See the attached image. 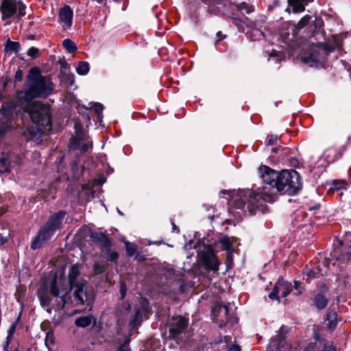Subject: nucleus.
Returning a JSON list of instances; mask_svg holds the SVG:
<instances>
[{"instance_id": "24", "label": "nucleus", "mask_w": 351, "mask_h": 351, "mask_svg": "<svg viewBox=\"0 0 351 351\" xmlns=\"http://www.w3.org/2000/svg\"><path fill=\"white\" fill-rule=\"evenodd\" d=\"M324 21L321 18H315L313 21V30L312 32L311 37H315L317 34L319 33L322 34L324 31L323 29Z\"/></svg>"}, {"instance_id": "29", "label": "nucleus", "mask_w": 351, "mask_h": 351, "mask_svg": "<svg viewBox=\"0 0 351 351\" xmlns=\"http://www.w3.org/2000/svg\"><path fill=\"white\" fill-rule=\"evenodd\" d=\"M237 239L234 237L229 238L227 237H223L221 238L220 243L223 245H224V248L226 250H230L232 247V246L233 245V244L237 242Z\"/></svg>"}, {"instance_id": "17", "label": "nucleus", "mask_w": 351, "mask_h": 351, "mask_svg": "<svg viewBox=\"0 0 351 351\" xmlns=\"http://www.w3.org/2000/svg\"><path fill=\"white\" fill-rule=\"evenodd\" d=\"M302 62L313 66V64L319 62V55L313 47H310L306 51L298 56Z\"/></svg>"}, {"instance_id": "26", "label": "nucleus", "mask_w": 351, "mask_h": 351, "mask_svg": "<svg viewBox=\"0 0 351 351\" xmlns=\"http://www.w3.org/2000/svg\"><path fill=\"white\" fill-rule=\"evenodd\" d=\"M38 298L40 301L41 305L47 309L48 312H50L49 309L48 308L49 307L50 303H51V298L49 297V295L41 291H38Z\"/></svg>"}, {"instance_id": "44", "label": "nucleus", "mask_w": 351, "mask_h": 351, "mask_svg": "<svg viewBox=\"0 0 351 351\" xmlns=\"http://www.w3.org/2000/svg\"><path fill=\"white\" fill-rule=\"evenodd\" d=\"M15 81L20 82L23 79V71L19 69L15 73Z\"/></svg>"}, {"instance_id": "4", "label": "nucleus", "mask_w": 351, "mask_h": 351, "mask_svg": "<svg viewBox=\"0 0 351 351\" xmlns=\"http://www.w3.org/2000/svg\"><path fill=\"white\" fill-rule=\"evenodd\" d=\"M66 215L64 211H60L51 216L46 224L40 228L37 236L32 241L31 248L36 250L42 246L53 234L54 232L60 228L62 220Z\"/></svg>"}, {"instance_id": "5", "label": "nucleus", "mask_w": 351, "mask_h": 351, "mask_svg": "<svg viewBox=\"0 0 351 351\" xmlns=\"http://www.w3.org/2000/svg\"><path fill=\"white\" fill-rule=\"evenodd\" d=\"M27 5L22 0H1L0 12L1 20L10 24L12 21H19L26 14Z\"/></svg>"}, {"instance_id": "47", "label": "nucleus", "mask_w": 351, "mask_h": 351, "mask_svg": "<svg viewBox=\"0 0 351 351\" xmlns=\"http://www.w3.org/2000/svg\"><path fill=\"white\" fill-rule=\"evenodd\" d=\"M37 34H27L26 35V38L27 40H34L36 39V38L37 37Z\"/></svg>"}, {"instance_id": "16", "label": "nucleus", "mask_w": 351, "mask_h": 351, "mask_svg": "<svg viewBox=\"0 0 351 351\" xmlns=\"http://www.w3.org/2000/svg\"><path fill=\"white\" fill-rule=\"evenodd\" d=\"M281 5L282 2L280 0H271L267 5V15L276 21L282 19L283 17L280 14L282 10Z\"/></svg>"}, {"instance_id": "32", "label": "nucleus", "mask_w": 351, "mask_h": 351, "mask_svg": "<svg viewBox=\"0 0 351 351\" xmlns=\"http://www.w3.org/2000/svg\"><path fill=\"white\" fill-rule=\"evenodd\" d=\"M125 250H126V252H127L128 255L130 256H133L135 254L136 250V246L128 241L125 242Z\"/></svg>"}, {"instance_id": "64", "label": "nucleus", "mask_w": 351, "mask_h": 351, "mask_svg": "<svg viewBox=\"0 0 351 351\" xmlns=\"http://www.w3.org/2000/svg\"><path fill=\"white\" fill-rule=\"evenodd\" d=\"M3 98V95L2 93H0V100H1Z\"/></svg>"}, {"instance_id": "41", "label": "nucleus", "mask_w": 351, "mask_h": 351, "mask_svg": "<svg viewBox=\"0 0 351 351\" xmlns=\"http://www.w3.org/2000/svg\"><path fill=\"white\" fill-rule=\"evenodd\" d=\"M108 259L110 261H116L119 258V254L117 252H108Z\"/></svg>"}, {"instance_id": "59", "label": "nucleus", "mask_w": 351, "mask_h": 351, "mask_svg": "<svg viewBox=\"0 0 351 351\" xmlns=\"http://www.w3.org/2000/svg\"><path fill=\"white\" fill-rule=\"evenodd\" d=\"M120 351H129V350H128V348H125V347L122 346V347L121 348V349H120Z\"/></svg>"}, {"instance_id": "2", "label": "nucleus", "mask_w": 351, "mask_h": 351, "mask_svg": "<svg viewBox=\"0 0 351 351\" xmlns=\"http://www.w3.org/2000/svg\"><path fill=\"white\" fill-rule=\"evenodd\" d=\"M259 177L269 186L258 188L256 191L250 189L234 191L229 200V208L232 213L239 209L253 215L264 202H273L276 195L274 187L280 172L271 169L266 165H261L258 170Z\"/></svg>"}, {"instance_id": "62", "label": "nucleus", "mask_w": 351, "mask_h": 351, "mask_svg": "<svg viewBox=\"0 0 351 351\" xmlns=\"http://www.w3.org/2000/svg\"><path fill=\"white\" fill-rule=\"evenodd\" d=\"M300 283L299 282H295V288L296 289H298V286H299Z\"/></svg>"}, {"instance_id": "10", "label": "nucleus", "mask_w": 351, "mask_h": 351, "mask_svg": "<svg viewBox=\"0 0 351 351\" xmlns=\"http://www.w3.org/2000/svg\"><path fill=\"white\" fill-rule=\"evenodd\" d=\"M315 0H287V6L283 10V12L290 14H298L305 11L306 7Z\"/></svg>"}, {"instance_id": "42", "label": "nucleus", "mask_w": 351, "mask_h": 351, "mask_svg": "<svg viewBox=\"0 0 351 351\" xmlns=\"http://www.w3.org/2000/svg\"><path fill=\"white\" fill-rule=\"evenodd\" d=\"M9 233H0V245H3L8 241Z\"/></svg>"}, {"instance_id": "33", "label": "nucleus", "mask_w": 351, "mask_h": 351, "mask_svg": "<svg viewBox=\"0 0 351 351\" xmlns=\"http://www.w3.org/2000/svg\"><path fill=\"white\" fill-rule=\"evenodd\" d=\"M106 265L104 263H95L93 265V270L95 274H99L105 271Z\"/></svg>"}, {"instance_id": "30", "label": "nucleus", "mask_w": 351, "mask_h": 351, "mask_svg": "<svg viewBox=\"0 0 351 351\" xmlns=\"http://www.w3.org/2000/svg\"><path fill=\"white\" fill-rule=\"evenodd\" d=\"M89 64L86 62H80L77 68L76 71L80 75H86L89 71Z\"/></svg>"}, {"instance_id": "36", "label": "nucleus", "mask_w": 351, "mask_h": 351, "mask_svg": "<svg viewBox=\"0 0 351 351\" xmlns=\"http://www.w3.org/2000/svg\"><path fill=\"white\" fill-rule=\"evenodd\" d=\"M267 17L265 15H259L256 17L255 21H254L255 26L262 27L263 24L266 23Z\"/></svg>"}, {"instance_id": "22", "label": "nucleus", "mask_w": 351, "mask_h": 351, "mask_svg": "<svg viewBox=\"0 0 351 351\" xmlns=\"http://www.w3.org/2000/svg\"><path fill=\"white\" fill-rule=\"evenodd\" d=\"M311 19H312V16H311L309 14L304 15L303 17H302L300 19V20L297 23H295L293 22L294 27L293 29L295 30H297L298 32L299 33V32L302 28L305 27L310 23V21H311Z\"/></svg>"}, {"instance_id": "34", "label": "nucleus", "mask_w": 351, "mask_h": 351, "mask_svg": "<svg viewBox=\"0 0 351 351\" xmlns=\"http://www.w3.org/2000/svg\"><path fill=\"white\" fill-rule=\"evenodd\" d=\"M305 274L308 278H315L319 277L320 274V270L318 268L315 269H310L306 271Z\"/></svg>"}, {"instance_id": "46", "label": "nucleus", "mask_w": 351, "mask_h": 351, "mask_svg": "<svg viewBox=\"0 0 351 351\" xmlns=\"http://www.w3.org/2000/svg\"><path fill=\"white\" fill-rule=\"evenodd\" d=\"M66 49L69 52H73L77 50L76 45H64Z\"/></svg>"}, {"instance_id": "37", "label": "nucleus", "mask_w": 351, "mask_h": 351, "mask_svg": "<svg viewBox=\"0 0 351 351\" xmlns=\"http://www.w3.org/2000/svg\"><path fill=\"white\" fill-rule=\"evenodd\" d=\"M139 315H140V311H138L136 312L133 319L130 322V326L132 328H134L137 325L140 324L141 320L139 319Z\"/></svg>"}, {"instance_id": "11", "label": "nucleus", "mask_w": 351, "mask_h": 351, "mask_svg": "<svg viewBox=\"0 0 351 351\" xmlns=\"http://www.w3.org/2000/svg\"><path fill=\"white\" fill-rule=\"evenodd\" d=\"M188 320L182 316L173 317L169 323V332L171 335L176 338L186 328Z\"/></svg>"}, {"instance_id": "38", "label": "nucleus", "mask_w": 351, "mask_h": 351, "mask_svg": "<svg viewBox=\"0 0 351 351\" xmlns=\"http://www.w3.org/2000/svg\"><path fill=\"white\" fill-rule=\"evenodd\" d=\"M27 54L33 58H36L38 56V54H39V51H38V49L36 47H31L28 51H27Z\"/></svg>"}, {"instance_id": "7", "label": "nucleus", "mask_w": 351, "mask_h": 351, "mask_svg": "<svg viewBox=\"0 0 351 351\" xmlns=\"http://www.w3.org/2000/svg\"><path fill=\"white\" fill-rule=\"evenodd\" d=\"M69 288L70 287L66 285V281L62 278L58 279L56 274L50 282L49 292L54 297H60L62 302V308H63L70 300Z\"/></svg>"}, {"instance_id": "56", "label": "nucleus", "mask_w": 351, "mask_h": 351, "mask_svg": "<svg viewBox=\"0 0 351 351\" xmlns=\"http://www.w3.org/2000/svg\"><path fill=\"white\" fill-rule=\"evenodd\" d=\"M124 308H125V311L128 312L130 308V306L129 304H125Z\"/></svg>"}, {"instance_id": "13", "label": "nucleus", "mask_w": 351, "mask_h": 351, "mask_svg": "<svg viewBox=\"0 0 351 351\" xmlns=\"http://www.w3.org/2000/svg\"><path fill=\"white\" fill-rule=\"evenodd\" d=\"M291 285L284 280H279L269 293V297L271 300L278 299V295L285 298L291 291Z\"/></svg>"}, {"instance_id": "25", "label": "nucleus", "mask_w": 351, "mask_h": 351, "mask_svg": "<svg viewBox=\"0 0 351 351\" xmlns=\"http://www.w3.org/2000/svg\"><path fill=\"white\" fill-rule=\"evenodd\" d=\"M17 324H18V322L16 321L10 326V327L9 328V329L8 330V336L6 337L5 344L3 346V349L5 351H8V348L9 343L11 341V340L14 336Z\"/></svg>"}, {"instance_id": "52", "label": "nucleus", "mask_w": 351, "mask_h": 351, "mask_svg": "<svg viewBox=\"0 0 351 351\" xmlns=\"http://www.w3.org/2000/svg\"><path fill=\"white\" fill-rule=\"evenodd\" d=\"M62 44H75V43L71 39L66 38L62 41Z\"/></svg>"}, {"instance_id": "6", "label": "nucleus", "mask_w": 351, "mask_h": 351, "mask_svg": "<svg viewBox=\"0 0 351 351\" xmlns=\"http://www.w3.org/2000/svg\"><path fill=\"white\" fill-rule=\"evenodd\" d=\"M70 292L73 291V303L75 306L86 304L89 306L94 300V294L86 285V282H80L70 287Z\"/></svg>"}, {"instance_id": "3", "label": "nucleus", "mask_w": 351, "mask_h": 351, "mask_svg": "<svg viewBox=\"0 0 351 351\" xmlns=\"http://www.w3.org/2000/svg\"><path fill=\"white\" fill-rule=\"evenodd\" d=\"M276 189L282 194L293 195L301 189L300 178L294 170H283L276 182Z\"/></svg>"}, {"instance_id": "51", "label": "nucleus", "mask_w": 351, "mask_h": 351, "mask_svg": "<svg viewBox=\"0 0 351 351\" xmlns=\"http://www.w3.org/2000/svg\"><path fill=\"white\" fill-rule=\"evenodd\" d=\"M230 350L232 351H241V347L238 345H235V346H233L231 348H230Z\"/></svg>"}, {"instance_id": "31", "label": "nucleus", "mask_w": 351, "mask_h": 351, "mask_svg": "<svg viewBox=\"0 0 351 351\" xmlns=\"http://www.w3.org/2000/svg\"><path fill=\"white\" fill-rule=\"evenodd\" d=\"M99 237L100 238L99 239L101 240L102 243V250H106L107 252H109L110 247L111 246L110 240L103 234H100Z\"/></svg>"}, {"instance_id": "43", "label": "nucleus", "mask_w": 351, "mask_h": 351, "mask_svg": "<svg viewBox=\"0 0 351 351\" xmlns=\"http://www.w3.org/2000/svg\"><path fill=\"white\" fill-rule=\"evenodd\" d=\"M227 37L226 34H223L221 31H219L216 34V42H220Z\"/></svg>"}, {"instance_id": "20", "label": "nucleus", "mask_w": 351, "mask_h": 351, "mask_svg": "<svg viewBox=\"0 0 351 351\" xmlns=\"http://www.w3.org/2000/svg\"><path fill=\"white\" fill-rule=\"evenodd\" d=\"M13 156L7 154H3L0 158V173H5L10 171V169L14 166L11 162V158Z\"/></svg>"}, {"instance_id": "1", "label": "nucleus", "mask_w": 351, "mask_h": 351, "mask_svg": "<svg viewBox=\"0 0 351 351\" xmlns=\"http://www.w3.org/2000/svg\"><path fill=\"white\" fill-rule=\"evenodd\" d=\"M27 79L29 83L25 91L17 93V104L13 102L5 104L7 108L12 111L21 106L27 112L33 124L36 126L27 128L24 134L29 139L38 138L41 133L51 128V115L49 108L39 101H33L37 97H47L53 90V84L50 79L40 74L39 69L33 67L29 70Z\"/></svg>"}, {"instance_id": "19", "label": "nucleus", "mask_w": 351, "mask_h": 351, "mask_svg": "<svg viewBox=\"0 0 351 351\" xmlns=\"http://www.w3.org/2000/svg\"><path fill=\"white\" fill-rule=\"evenodd\" d=\"M80 267L78 265L75 264L71 267L69 272V287H73L77 283L85 282L84 280L80 278Z\"/></svg>"}, {"instance_id": "23", "label": "nucleus", "mask_w": 351, "mask_h": 351, "mask_svg": "<svg viewBox=\"0 0 351 351\" xmlns=\"http://www.w3.org/2000/svg\"><path fill=\"white\" fill-rule=\"evenodd\" d=\"M93 320V317L91 315L82 316L75 319V324L78 327L85 328L88 326Z\"/></svg>"}, {"instance_id": "28", "label": "nucleus", "mask_w": 351, "mask_h": 351, "mask_svg": "<svg viewBox=\"0 0 351 351\" xmlns=\"http://www.w3.org/2000/svg\"><path fill=\"white\" fill-rule=\"evenodd\" d=\"M326 321H328V326L330 328H333L337 324V315L334 311H330L327 313Z\"/></svg>"}, {"instance_id": "21", "label": "nucleus", "mask_w": 351, "mask_h": 351, "mask_svg": "<svg viewBox=\"0 0 351 351\" xmlns=\"http://www.w3.org/2000/svg\"><path fill=\"white\" fill-rule=\"evenodd\" d=\"M237 10L241 12L243 14H250L254 12V6L253 5L247 3L246 2H241L235 4Z\"/></svg>"}, {"instance_id": "27", "label": "nucleus", "mask_w": 351, "mask_h": 351, "mask_svg": "<svg viewBox=\"0 0 351 351\" xmlns=\"http://www.w3.org/2000/svg\"><path fill=\"white\" fill-rule=\"evenodd\" d=\"M314 302L317 308L323 309L326 306L328 300L322 294H318L315 297Z\"/></svg>"}, {"instance_id": "49", "label": "nucleus", "mask_w": 351, "mask_h": 351, "mask_svg": "<svg viewBox=\"0 0 351 351\" xmlns=\"http://www.w3.org/2000/svg\"><path fill=\"white\" fill-rule=\"evenodd\" d=\"M269 56H278V57L279 56L280 57L279 60H280V58L282 57V54L280 53V52L274 51V50H273L271 51V53L269 54Z\"/></svg>"}, {"instance_id": "35", "label": "nucleus", "mask_w": 351, "mask_h": 351, "mask_svg": "<svg viewBox=\"0 0 351 351\" xmlns=\"http://www.w3.org/2000/svg\"><path fill=\"white\" fill-rule=\"evenodd\" d=\"M348 36V32H342L339 34L334 36V43L333 44H341L343 40Z\"/></svg>"}, {"instance_id": "15", "label": "nucleus", "mask_w": 351, "mask_h": 351, "mask_svg": "<svg viewBox=\"0 0 351 351\" xmlns=\"http://www.w3.org/2000/svg\"><path fill=\"white\" fill-rule=\"evenodd\" d=\"M84 138V134L82 132L77 131L75 136L70 140L69 147L71 149H80L81 152L84 153L91 147V143L86 141L84 143L82 141Z\"/></svg>"}, {"instance_id": "9", "label": "nucleus", "mask_w": 351, "mask_h": 351, "mask_svg": "<svg viewBox=\"0 0 351 351\" xmlns=\"http://www.w3.org/2000/svg\"><path fill=\"white\" fill-rule=\"evenodd\" d=\"M199 258L206 269L217 271L220 262L213 250L209 246H204L199 253Z\"/></svg>"}, {"instance_id": "45", "label": "nucleus", "mask_w": 351, "mask_h": 351, "mask_svg": "<svg viewBox=\"0 0 351 351\" xmlns=\"http://www.w3.org/2000/svg\"><path fill=\"white\" fill-rule=\"evenodd\" d=\"M93 108L97 113H100L102 112L104 107L101 104H94Z\"/></svg>"}, {"instance_id": "40", "label": "nucleus", "mask_w": 351, "mask_h": 351, "mask_svg": "<svg viewBox=\"0 0 351 351\" xmlns=\"http://www.w3.org/2000/svg\"><path fill=\"white\" fill-rule=\"evenodd\" d=\"M334 189L335 190H339L340 189L343 188L346 185V182L345 181H334Z\"/></svg>"}, {"instance_id": "50", "label": "nucleus", "mask_w": 351, "mask_h": 351, "mask_svg": "<svg viewBox=\"0 0 351 351\" xmlns=\"http://www.w3.org/2000/svg\"><path fill=\"white\" fill-rule=\"evenodd\" d=\"M4 44H19V42L12 41L10 38H8Z\"/></svg>"}, {"instance_id": "57", "label": "nucleus", "mask_w": 351, "mask_h": 351, "mask_svg": "<svg viewBox=\"0 0 351 351\" xmlns=\"http://www.w3.org/2000/svg\"><path fill=\"white\" fill-rule=\"evenodd\" d=\"M273 143V137L271 136V138L268 140V145H271Z\"/></svg>"}, {"instance_id": "12", "label": "nucleus", "mask_w": 351, "mask_h": 351, "mask_svg": "<svg viewBox=\"0 0 351 351\" xmlns=\"http://www.w3.org/2000/svg\"><path fill=\"white\" fill-rule=\"evenodd\" d=\"M73 12L70 5H64L58 13L59 22L64 29H70L73 24Z\"/></svg>"}, {"instance_id": "14", "label": "nucleus", "mask_w": 351, "mask_h": 351, "mask_svg": "<svg viewBox=\"0 0 351 351\" xmlns=\"http://www.w3.org/2000/svg\"><path fill=\"white\" fill-rule=\"evenodd\" d=\"M12 108L8 109L6 105L3 104L0 110V134L5 132L10 128Z\"/></svg>"}, {"instance_id": "63", "label": "nucleus", "mask_w": 351, "mask_h": 351, "mask_svg": "<svg viewBox=\"0 0 351 351\" xmlns=\"http://www.w3.org/2000/svg\"><path fill=\"white\" fill-rule=\"evenodd\" d=\"M295 47H297L296 50H300V45H294Z\"/></svg>"}, {"instance_id": "48", "label": "nucleus", "mask_w": 351, "mask_h": 351, "mask_svg": "<svg viewBox=\"0 0 351 351\" xmlns=\"http://www.w3.org/2000/svg\"><path fill=\"white\" fill-rule=\"evenodd\" d=\"M223 308L225 311V313H227L228 312V308L226 306H215L213 308V312H215L218 309Z\"/></svg>"}, {"instance_id": "55", "label": "nucleus", "mask_w": 351, "mask_h": 351, "mask_svg": "<svg viewBox=\"0 0 351 351\" xmlns=\"http://www.w3.org/2000/svg\"><path fill=\"white\" fill-rule=\"evenodd\" d=\"M16 45H5V50L6 51H9V50H11L14 47H16Z\"/></svg>"}, {"instance_id": "60", "label": "nucleus", "mask_w": 351, "mask_h": 351, "mask_svg": "<svg viewBox=\"0 0 351 351\" xmlns=\"http://www.w3.org/2000/svg\"><path fill=\"white\" fill-rule=\"evenodd\" d=\"M323 46L325 47L324 48L326 51H328L329 47H331L332 45H323Z\"/></svg>"}, {"instance_id": "39", "label": "nucleus", "mask_w": 351, "mask_h": 351, "mask_svg": "<svg viewBox=\"0 0 351 351\" xmlns=\"http://www.w3.org/2000/svg\"><path fill=\"white\" fill-rule=\"evenodd\" d=\"M231 19H232V24H234V25H236L237 27H242V25L243 24V21L241 19L234 16V14H232V16H231Z\"/></svg>"}, {"instance_id": "61", "label": "nucleus", "mask_w": 351, "mask_h": 351, "mask_svg": "<svg viewBox=\"0 0 351 351\" xmlns=\"http://www.w3.org/2000/svg\"><path fill=\"white\" fill-rule=\"evenodd\" d=\"M172 226H173V230H176L178 229L177 226L173 222H172Z\"/></svg>"}, {"instance_id": "53", "label": "nucleus", "mask_w": 351, "mask_h": 351, "mask_svg": "<svg viewBox=\"0 0 351 351\" xmlns=\"http://www.w3.org/2000/svg\"><path fill=\"white\" fill-rule=\"evenodd\" d=\"M120 291H121V298H123L125 296V291H126V289L124 288L123 286H122L121 287Z\"/></svg>"}, {"instance_id": "58", "label": "nucleus", "mask_w": 351, "mask_h": 351, "mask_svg": "<svg viewBox=\"0 0 351 351\" xmlns=\"http://www.w3.org/2000/svg\"><path fill=\"white\" fill-rule=\"evenodd\" d=\"M311 44H315V43L312 42ZM315 44L321 45V44H328V43H325V42H317V43H315Z\"/></svg>"}, {"instance_id": "8", "label": "nucleus", "mask_w": 351, "mask_h": 351, "mask_svg": "<svg viewBox=\"0 0 351 351\" xmlns=\"http://www.w3.org/2000/svg\"><path fill=\"white\" fill-rule=\"evenodd\" d=\"M293 21H285L279 27L278 37L285 44H298L295 40L298 39L299 33L293 29Z\"/></svg>"}, {"instance_id": "54", "label": "nucleus", "mask_w": 351, "mask_h": 351, "mask_svg": "<svg viewBox=\"0 0 351 351\" xmlns=\"http://www.w3.org/2000/svg\"><path fill=\"white\" fill-rule=\"evenodd\" d=\"M347 260L351 261V245L350 246L349 251L348 252L347 254Z\"/></svg>"}, {"instance_id": "18", "label": "nucleus", "mask_w": 351, "mask_h": 351, "mask_svg": "<svg viewBox=\"0 0 351 351\" xmlns=\"http://www.w3.org/2000/svg\"><path fill=\"white\" fill-rule=\"evenodd\" d=\"M304 351H337V350L332 343L319 341L310 343Z\"/></svg>"}]
</instances>
